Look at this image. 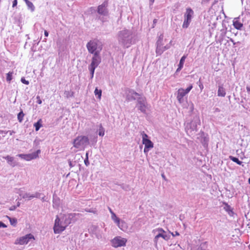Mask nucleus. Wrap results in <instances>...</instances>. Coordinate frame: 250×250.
<instances>
[{"label": "nucleus", "instance_id": "obj_12", "mask_svg": "<svg viewBox=\"0 0 250 250\" xmlns=\"http://www.w3.org/2000/svg\"><path fill=\"white\" fill-rule=\"evenodd\" d=\"M108 2L106 1H104L102 4L98 6L97 12L99 14L104 16L108 15V10L107 8Z\"/></svg>", "mask_w": 250, "mask_h": 250}, {"label": "nucleus", "instance_id": "obj_43", "mask_svg": "<svg viewBox=\"0 0 250 250\" xmlns=\"http://www.w3.org/2000/svg\"><path fill=\"white\" fill-rule=\"evenodd\" d=\"M17 3H18L17 0H14L13 1V5H12V6L13 7L16 6L17 5Z\"/></svg>", "mask_w": 250, "mask_h": 250}, {"label": "nucleus", "instance_id": "obj_49", "mask_svg": "<svg viewBox=\"0 0 250 250\" xmlns=\"http://www.w3.org/2000/svg\"><path fill=\"white\" fill-rule=\"evenodd\" d=\"M171 234L173 236H175V235H179V233L177 231H176L175 233L174 234L172 232Z\"/></svg>", "mask_w": 250, "mask_h": 250}, {"label": "nucleus", "instance_id": "obj_40", "mask_svg": "<svg viewBox=\"0 0 250 250\" xmlns=\"http://www.w3.org/2000/svg\"><path fill=\"white\" fill-rule=\"evenodd\" d=\"M162 39H163V36L162 35H161L160 37H159V38L157 42V45L158 46L159 45V44L161 43V40H162Z\"/></svg>", "mask_w": 250, "mask_h": 250}, {"label": "nucleus", "instance_id": "obj_37", "mask_svg": "<svg viewBox=\"0 0 250 250\" xmlns=\"http://www.w3.org/2000/svg\"><path fill=\"white\" fill-rule=\"evenodd\" d=\"M36 99H37V103L39 104H41L42 103V100L41 99L40 96H37V97H36Z\"/></svg>", "mask_w": 250, "mask_h": 250}, {"label": "nucleus", "instance_id": "obj_46", "mask_svg": "<svg viewBox=\"0 0 250 250\" xmlns=\"http://www.w3.org/2000/svg\"><path fill=\"white\" fill-rule=\"evenodd\" d=\"M68 163H69V165L70 167H73L74 166V165H73L72 162L70 160L68 161Z\"/></svg>", "mask_w": 250, "mask_h": 250}, {"label": "nucleus", "instance_id": "obj_15", "mask_svg": "<svg viewBox=\"0 0 250 250\" xmlns=\"http://www.w3.org/2000/svg\"><path fill=\"white\" fill-rule=\"evenodd\" d=\"M187 94L184 91V89L181 88L177 91V99L179 103L182 104L184 102V97Z\"/></svg>", "mask_w": 250, "mask_h": 250}, {"label": "nucleus", "instance_id": "obj_26", "mask_svg": "<svg viewBox=\"0 0 250 250\" xmlns=\"http://www.w3.org/2000/svg\"><path fill=\"white\" fill-rule=\"evenodd\" d=\"M104 128L102 126V124H100L99 129V135L100 136H104Z\"/></svg>", "mask_w": 250, "mask_h": 250}, {"label": "nucleus", "instance_id": "obj_23", "mask_svg": "<svg viewBox=\"0 0 250 250\" xmlns=\"http://www.w3.org/2000/svg\"><path fill=\"white\" fill-rule=\"evenodd\" d=\"M74 94V92L72 91H65L64 92V97L66 98H69V97H73Z\"/></svg>", "mask_w": 250, "mask_h": 250}, {"label": "nucleus", "instance_id": "obj_33", "mask_svg": "<svg viewBox=\"0 0 250 250\" xmlns=\"http://www.w3.org/2000/svg\"><path fill=\"white\" fill-rule=\"evenodd\" d=\"M26 5L28 6V8L30 9L31 11L33 12L35 10V7L31 1L28 2V3Z\"/></svg>", "mask_w": 250, "mask_h": 250}, {"label": "nucleus", "instance_id": "obj_28", "mask_svg": "<svg viewBox=\"0 0 250 250\" xmlns=\"http://www.w3.org/2000/svg\"><path fill=\"white\" fill-rule=\"evenodd\" d=\"M111 218L117 224H119V222L120 221V219L117 217L115 213H112V215H111Z\"/></svg>", "mask_w": 250, "mask_h": 250}, {"label": "nucleus", "instance_id": "obj_36", "mask_svg": "<svg viewBox=\"0 0 250 250\" xmlns=\"http://www.w3.org/2000/svg\"><path fill=\"white\" fill-rule=\"evenodd\" d=\"M21 82L25 84H27V85L29 84V81H28L24 79V78H21Z\"/></svg>", "mask_w": 250, "mask_h": 250}, {"label": "nucleus", "instance_id": "obj_18", "mask_svg": "<svg viewBox=\"0 0 250 250\" xmlns=\"http://www.w3.org/2000/svg\"><path fill=\"white\" fill-rule=\"evenodd\" d=\"M226 93L225 88L223 87L222 85H219L218 86V89L217 91V96L219 97H225L226 96Z\"/></svg>", "mask_w": 250, "mask_h": 250}, {"label": "nucleus", "instance_id": "obj_19", "mask_svg": "<svg viewBox=\"0 0 250 250\" xmlns=\"http://www.w3.org/2000/svg\"><path fill=\"white\" fill-rule=\"evenodd\" d=\"M118 227L123 231H126L127 228V224L124 221H120L119 224H117Z\"/></svg>", "mask_w": 250, "mask_h": 250}, {"label": "nucleus", "instance_id": "obj_52", "mask_svg": "<svg viewBox=\"0 0 250 250\" xmlns=\"http://www.w3.org/2000/svg\"><path fill=\"white\" fill-rule=\"evenodd\" d=\"M154 0H149L150 4V5H152V4L153 3V2H154Z\"/></svg>", "mask_w": 250, "mask_h": 250}, {"label": "nucleus", "instance_id": "obj_25", "mask_svg": "<svg viewBox=\"0 0 250 250\" xmlns=\"http://www.w3.org/2000/svg\"><path fill=\"white\" fill-rule=\"evenodd\" d=\"M229 159L230 160H231V161H232L233 162L236 163V164H237L238 165H242V161H240L238 158H236V157H233L232 156H229Z\"/></svg>", "mask_w": 250, "mask_h": 250}, {"label": "nucleus", "instance_id": "obj_22", "mask_svg": "<svg viewBox=\"0 0 250 250\" xmlns=\"http://www.w3.org/2000/svg\"><path fill=\"white\" fill-rule=\"evenodd\" d=\"M187 58V56L186 55H184L180 59V62H179V69H181L183 67V65H184V62H185V61L186 60Z\"/></svg>", "mask_w": 250, "mask_h": 250}, {"label": "nucleus", "instance_id": "obj_61", "mask_svg": "<svg viewBox=\"0 0 250 250\" xmlns=\"http://www.w3.org/2000/svg\"><path fill=\"white\" fill-rule=\"evenodd\" d=\"M180 70H181V69H179V67H178V68H177V70H176V71H180Z\"/></svg>", "mask_w": 250, "mask_h": 250}, {"label": "nucleus", "instance_id": "obj_34", "mask_svg": "<svg viewBox=\"0 0 250 250\" xmlns=\"http://www.w3.org/2000/svg\"><path fill=\"white\" fill-rule=\"evenodd\" d=\"M192 88V85H190L186 89H184V91L187 94Z\"/></svg>", "mask_w": 250, "mask_h": 250}, {"label": "nucleus", "instance_id": "obj_53", "mask_svg": "<svg viewBox=\"0 0 250 250\" xmlns=\"http://www.w3.org/2000/svg\"><path fill=\"white\" fill-rule=\"evenodd\" d=\"M230 210V206H227L226 210Z\"/></svg>", "mask_w": 250, "mask_h": 250}, {"label": "nucleus", "instance_id": "obj_8", "mask_svg": "<svg viewBox=\"0 0 250 250\" xmlns=\"http://www.w3.org/2000/svg\"><path fill=\"white\" fill-rule=\"evenodd\" d=\"M19 195L23 199L28 198V200H31L34 198H40L42 201H44V196L41 193L38 192H35L34 194H30V193H19Z\"/></svg>", "mask_w": 250, "mask_h": 250}, {"label": "nucleus", "instance_id": "obj_3", "mask_svg": "<svg viewBox=\"0 0 250 250\" xmlns=\"http://www.w3.org/2000/svg\"><path fill=\"white\" fill-rule=\"evenodd\" d=\"M200 125V120L199 116L193 117L192 120L186 125L185 130L188 135L193 136L198 131L197 125Z\"/></svg>", "mask_w": 250, "mask_h": 250}, {"label": "nucleus", "instance_id": "obj_17", "mask_svg": "<svg viewBox=\"0 0 250 250\" xmlns=\"http://www.w3.org/2000/svg\"><path fill=\"white\" fill-rule=\"evenodd\" d=\"M170 235L166 233H158L156 235L154 238V242L157 244L159 238L162 237L165 240H168L170 238Z\"/></svg>", "mask_w": 250, "mask_h": 250}, {"label": "nucleus", "instance_id": "obj_27", "mask_svg": "<svg viewBox=\"0 0 250 250\" xmlns=\"http://www.w3.org/2000/svg\"><path fill=\"white\" fill-rule=\"evenodd\" d=\"M94 93L96 96H98V98L99 99L101 98L102 90L101 89H98L97 88H96L94 91Z\"/></svg>", "mask_w": 250, "mask_h": 250}, {"label": "nucleus", "instance_id": "obj_21", "mask_svg": "<svg viewBox=\"0 0 250 250\" xmlns=\"http://www.w3.org/2000/svg\"><path fill=\"white\" fill-rule=\"evenodd\" d=\"M42 119H40L38 120V121L37 123H35L34 124V126L35 127L36 131H38L40 129V128L42 126Z\"/></svg>", "mask_w": 250, "mask_h": 250}, {"label": "nucleus", "instance_id": "obj_24", "mask_svg": "<svg viewBox=\"0 0 250 250\" xmlns=\"http://www.w3.org/2000/svg\"><path fill=\"white\" fill-rule=\"evenodd\" d=\"M233 25L234 27L238 30H240L243 26V24L238 21H233Z\"/></svg>", "mask_w": 250, "mask_h": 250}, {"label": "nucleus", "instance_id": "obj_42", "mask_svg": "<svg viewBox=\"0 0 250 250\" xmlns=\"http://www.w3.org/2000/svg\"><path fill=\"white\" fill-rule=\"evenodd\" d=\"M199 86L201 90H202L204 88L203 84L200 82V81H199Z\"/></svg>", "mask_w": 250, "mask_h": 250}, {"label": "nucleus", "instance_id": "obj_44", "mask_svg": "<svg viewBox=\"0 0 250 250\" xmlns=\"http://www.w3.org/2000/svg\"><path fill=\"white\" fill-rule=\"evenodd\" d=\"M7 132L9 133L10 135H12L13 134L15 133V131L14 130H9Z\"/></svg>", "mask_w": 250, "mask_h": 250}, {"label": "nucleus", "instance_id": "obj_1", "mask_svg": "<svg viewBox=\"0 0 250 250\" xmlns=\"http://www.w3.org/2000/svg\"><path fill=\"white\" fill-rule=\"evenodd\" d=\"M75 214H61L59 216H57L53 227L55 234L61 233L65 230L66 228L71 223Z\"/></svg>", "mask_w": 250, "mask_h": 250}, {"label": "nucleus", "instance_id": "obj_7", "mask_svg": "<svg viewBox=\"0 0 250 250\" xmlns=\"http://www.w3.org/2000/svg\"><path fill=\"white\" fill-rule=\"evenodd\" d=\"M193 14V11L190 8H188L186 9V12L184 15V21L182 25L183 28H187L191 21L192 16Z\"/></svg>", "mask_w": 250, "mask_h": 250}, {"label": "nucleus", "instance_id": "obj_39", "mask_svg": "<svg viewBox=\"0 0 250 250\" xmlns=\"http://www.w3.org/2000/svg\"><path fill=\"white\" fill-rule=\"evenodd\" d=\"M213 113H216L220 112V109L218 107H215L213 109Z\"/></svg>", "mask_w": 250, "mask_h": 250}, {"label": "nucleus", "instance_id": "obj_54", "mask_svg": "<svg viewBox=\"0 0 250 250\" xmlns=\"http://www.w3.org/2000/svg\"><path fill=\"white\" fill-rule=\"evenodd\" d=\"M109 211L111 215H112V213H114V212L112 210V209L110 208H109Z\"/></svg>", "mask_w": 250, "mask_h": 250}, {"label": "nucleus", "instance_id": "obj_9", "mask_svg": "<svg viewBox=\"0 0 250 250\" xmlns=\"http://www.w3.org/2000/svg\"><path fill=\"white\" fill-rule=\"evenodd\" d=\"M137 106L142 112L146 113V99L142 95L140 97H137Z\"/></svg>", "mask_w": 250, "mask_h": 250}, {"label": "nucleus", "instance_id": "obj_11", "mask_svg": "<svg viewBox=\"0 0 250 250\" xmlns=\"http://www.w3.org/2000/svg\"><path fill=\"white\" fill-rule=\"evenodd\" d=\"M34 239V236L31 234H28L24 236L18 238L15 243V244L24 245L27 244L30 239Z\"/></svg>", "mask_w": 250, "mask_h": 250}, {"label": "nucleus", "instance_id": "obj_50", "mask_svg": "<svg viewBox=\"0 0 250 250\" xmlns=\"http://www.w3.org/2000/svg\"><path fill=\"white\" fill-rule=\"evenodd\" d=\"M44 36L45 37H48V32L46 30L44 31Z\"/></svg>", "mask_w": 250, "mask_h": 250}, {"label": "nucleus", "instance_id": "obj_47", "mask_svg": "<svg viewBox=\"0 0 250 250\" xmlns=\"http://www.w3.org/2000/svg\"><path fill=\"white\" fill-rule=\"evenodd\" d=\"M17 193H18L19 194V193H24L23 192V191L22 190L21 188H19L18 189V191L17 192Z\"/></svg>", "mask_w": 250, "mask_h": 250}, {"label": "nucleus", "instance_id": "obj_41", "mask_svg": "<svg viewBox=\"0 0 250 250\" xmlns=\"http://www.w3.org/2000/svg\"><path fill=\"white\" fill-rule=\"evenodd\" d=\"M6 227L7 226L5 224H4L3 222L0 221V228H6Z\"/></svg>", "mask_w": 250, "mask_h": 250}, {"label": "nucleus", "instance_id": "obj_45", "mask_svg": "<svg viewBox=\"0 0 250 250\" xmlns=\"http://www.w3.org/2000/svg\"><path fill=\"white\" fill-rule=\"evenodd\" d=\"M16 208L17 207L16 206H12L9 209L10 210H14L16 209Z\"/></svg>", "mask_w": 250, "mask_h": 250}, {"label": "nucleus", "instance_id": "obj_51", "mask_svg": "<svg viewBox=\"0 0 250 250\" xmlns=\"http://www.w3.org/2000/svg\"><path fill=\"white\" fill-rule=\"evenodd\" d=\"M229 41H230L231 42H232V43H233V44L234 45H235V42H234V40H233L232 39L230 38V40H229Z\"/></svg>", "mask_w": 250, "mask_h": 250}, {"label": "nucleus", "instance_id": "obj_58", "mask_svg": "<svg viewBox=\"0 0 250 250\" xmlns=\"http://www.w3.org/2000/svg\"><path fill=\"white\" fill-rule=\"evenodd\" d=\"M86 155V158H87V157L88 158V152H87L86 153V155Z\"/></svg>", "mask_w": 250, "mask_h": 250}, {"label": "nucleus", "instance_id": "obj_31", "mask_svg": "<svg viewBox=\"0 0 250 250\" xmlns=\"http://www.w3.org/2000/svg\"><path fill=\"white\" fill-rule=\"evenodd\" d=\"M13 72H9L6 75V81L10 83L12 79Z\"/></svg>", "mask_w": 250, "mask_h": 250}, {"label": "nucleus", "instance_id": "obj_48", "mask_svg": "<svg viewBox=\"0 0 250 250\" xmlns=\"http://www.w3.org/2000/svg\"><path fill=\"white\" fill-rule=\"evenodd\" d=\"M246 89H247V92L250 94V87L249 86H247L246 87Z\"/></svg>", "mask_w": 250, "mask_h": 250}, {"label": "nucleus", "instance_id": "obj_30", "mask_svg": "<svg viewBox=\"0 0 250 250\" xmlns=\"http://www.w3.org/2000/svg\"><path fill=\"white\" fill-rule=\"evenodd\" d=\"M24 115V114L22 111L19 113L18 114V120L19 122L21 123L22 121Z\"/></svg>", "mask_w": 250, "mask_h": 250}, {"label": "nucleus", "instance_id": "obj_55", "mask_svg": "<svg viewBox=\"0 0 250 250\" xmlns=\"http://www.w3.org/2000/svg\"><path fill=\"white\" fill-rule=\"evenodd\" d=\"M26 3V4H27L28 3V2H29L30 1L28 0H23Z\"/></svg>", "mask_w": 250, "mask_h": 250}, {"label": "nucleus", "instance_id": "obj_10", "mask_svg": "<svg viewBox=\"0 0 250 250\" xmlns=\"http://www.w3.org/2000/svg\"><path fill=\"white\" fill-rule=\"evenodd\" d=\"M126 242V239L117 236L111 240V244L113 247L118 248L125 246Z\"/></svg>", "mask_w": 250, "mask_h": 250}, {"label": "nucleus", "instance_id": "obj_4", "mask_svg": "<svg viewBox=\"0 0 250 250\" xmlns=\"http://www.w3.org/2000/svg\"><path fill=\"white\" fill-rule=\"evenodd\" d=\"M86 48L89 53L93 55L100 54L103 47L101 42L97 40H90L86 44Z\"/></svg>", "mask_w": 250, "mask_h": 250}, {"label": "nucleus", "instance_id": "obj_20", "mask_svg": "<svg viewBox=\"0 0 250 250\" xmlns=\"http://www.w3.org/2000/svg\"><path fill=\"white\" fill-rule=\"evenodd\" d=\"M3 158H4L5 159H6L7 161V162L8 163L12 166V167H14L15 166V164H13V162L14 161V158L12 157H11L9 155L6 156V157H4Z\"/></svg>", "mask_w": 250, "mask_h": 250}, {"label": "nucleus", "instance_id": "obj_59", "mask_svg": "<svg viewBox=\"0 0 250 250\" xmlns=\"http://www.w3.org/2000/svg\"><path fill=\"white\" fill-rule=\"evenodd\" d=\"M156 22H157V20H156V19H154V20H153V23H155Z\"/></svg>", "mask_w": 250, "mask_h": 250}, {"label": "nucleus", "instance_id": "obj_56", "mask_svg": "<svg viewBox=\"0 0 250 250\" xmlns=\"http://www.w3.org/2000/svg\"><path fill=\"white\" fill-rule=\"evenodd\" d=\"M26 3V4H27L28 3V2H29L30 1L28 0H23Z\"/></svg>", "mask_w": 250, "mask_h": 250}, {"label": "nucleus", "instance_id": "obj_35", "mask_svg": "<svg viewBox=\"0 0 250 250\" xmlns=\"http://www.w3.org/2000/svg\"><path fill=\"white\" fill-rule=\"evenodd\" d=\"M156 231H158V233H166V231L162 228H158Z\"/></svg>", "mask_w": 250, "mask_h": 250}, {"label": "nucleus", "instance_id": "obj_38", "mask_svg": "<svg viewBox=\"0 0 250 250\" xmlns=\"http://www.w3.org/2000/svg\"><path fill=\"white\" fill-rule=\"evenodd\" d=\"M84 164L86 166H88L89 165V161H88V158H87V157L85 158V159L84 160Z\"/></svg>", "mask_w": 250, "mask_h": 250}, {"label": "nucleus", "instance_id": "obj_14", "mask_svg": "<svg viewBox=\"0 0 250 250\" xmlns=\"http://www.w3.org/2000/svg\"><path fill=\"white\" fill-rule=\"evenodd\" d=\"M40 153V150H38L36 152L28 154V155H24V154H19V156L21 157L22 159H24L27 161H29L32 159H34L38 157V154Z\"/></svg>", "mask_w": 250, "mask_h": 250}, {"label": "nucleus", "instance_id": "obj_6", "mask_svg": "<svg viewBox=\"0 0 250 250\" xmlns=\"http://www.w3.org/2000/svg\"><path fill=\"white\" fill-rule=\"evenodd\" d=\"M141 134L142 135L143 144L145 145L144 151L146 153H147L150 149L153 147V143L151 140L147 138L148 135L145 133L144 131H143Z\"/></svg>", "mask_w": 250, "mask_h": 250}, {"label": "nucleus", "instance_id": "obj_16", "mask_svg": "<svg viewBox=\"0 0 250 250\" xmlns=\"http://www.w3.org/2000/svg\"><path fill=\"white\" fill-rule=\"evenodd\" d=\"M142 95L137 93L136 92L132 90L129 91L128 95L127 96V98L129 101L133 100H137V97H140Z\"/></svg>", "mask_w": 250, "mask_h": 250}, {"label": "nucleus", "instance_id": "obj_62", "mask_svg": "<svg viewBox=\"0 0 250 250\" xmlns=\"http://www.w3.org/2000/svg\"><path fill=\"white\" fill-rule=\"evenodd\" d=\"M249 183L250 184V178L249 179Z\"/></svg>", "mask_w": 250, "mask_h": 250}, {"label": "nucleus", "instance_id": "obj_32", "mask_svg": "<svg viewBox=\"0 0 250 250\" xmlns=\"http://www.w3.org/2000/svg\"><path fill=\"white\" fill-rule=\"evenodd\" d=\"M88 69H89V70L90 71V79H92L93 77H94V74L95 68H94L93 67H90L88 66Z\"/></svg>", "mask_w": 250, "mask_h": 250}, {"label": "nucleus", "instance_id": "obj_60", "mask_svg": "<svg viewBox=\"0 0 250 250\" xmlns=\"http://www.w3.org/2000/svg\"><path fill=\"white\" fill-rule=\"evenodd\" d=\"M20 206V202H18V203H17V206H16V207H19Z\"/></svg>", "mask_w": 250, "mask_h": 250}, {"label": "nucleus", "instance_id": "obj_57", "mask_svg": "<svg viewBox=\"0 0 250 250\" xmlns=\"http://www.w3.org/2000/svg\"><path fill=\"white\" fill-rule=\"evenodd\" d=\"M162 177L164 179L166 180V177H165L164 174H162Z\"/></svg>", "mask_w": 250, "mask_h": 250}, {"label": "nucleus", "instance_id": "obj_2", "mask_svg": "<svg viewBox=\"0 0 250 250\" xmlns=\"http://www.w3.org/2000/svg\"><path fill=\"white\" fill-rule=\"evenodd\" d=\"M135 33L132 30L124 29L118 33V40L124 47L128 48L135 42Z\"/></svg>", "mask_w": 250, "mask_h": 250}, {"label": "nucleus", "instance_id": "obj_29", "mask_svg": "<svg viewBox=\"0 0 250 250\" xmlns=\"http://www.w3.org/2000/svg\"><path fill=\"white\" fill-rule=\"evenodd\" d=\"M9 220V221L10 222V224L13 226H15L17 223V220L16 218H12L10 217L7 216Z\"/></svg>", "mask_w": 250, "mask_h": 250}, {"label": "nucleus", "instance_id": "obj_5", "mask_svg": "<svg viewBox=\"0 0 250 250\" xmlns=\"http://www.w3.org/2000/svg\"><path fill=\"white\" fill-rule=\"evenodd\" d=\"M89 144V139L85 136H79L73 142V147L79 150H83Z\"/></svg>", "mask_w": 250, "mask_h": 250}, {"label": "nucleus", "instance_id": "obj_13", "mask_svg": "<svg viewBox=\"0 0 250 250\" xmlns=\"http://www.w3.org/2000/svg\"><path fill=\"white\" fill-rule=\"evenodd\" d=\"M101 58L100 56V54L97 55V54H96L93 55V57L91 59V62L88 66L96 69L101 63Z\"/></svg>", "mask_w": 250, "mask_h": 250}]
</instances>
